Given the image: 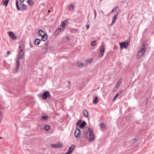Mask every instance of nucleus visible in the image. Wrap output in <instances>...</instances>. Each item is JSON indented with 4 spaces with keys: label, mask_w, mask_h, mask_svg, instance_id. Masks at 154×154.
Segmentation results:
<instances>
[{
    "label": "nucleus",
    "mask_w": 154,
    "mask_h": 154,
    "mask_svg": "<svg viewBox=\"0 0 154 154\" xmlns=\"http://www.w3.org/2000/svg\"><path fill=\"white\" fill-rule=\"evenodd\" d=\"M82 136L86 139L89 138V141L90 142L92 141L95 139V136L93 129L88 127L84 129Z\"/></svg>",
    "instance_id": "1"
},
{
    "label": "nucleus",
    "mask_w": 154,
    "mask_h": 154,
    "mask_svg": "<svg viewBox=\"0 0 154 154\" xmlns=\"http://www.w3.org/2000/svg\"><path fill=\"white\" fill-rule=\"evenodd\" d=\"M145 52V49L144 48H141L138 52L137 55V58L138 59L140 58L144 54Z\"/></svg>",
    "instance_id": "2"
},
{
    "label": "nucleus",
    "mask_w": 154,
    "mask_h": 154,
    "mask_svg": "<svg viewBox=\"0 0 154 154\" xmlns=\"http://www.w3.org/2000/svg\"><path fill=\"white\" fill-rule=\"evenodd\" d=\"M105 46L104 45H102L100 48V52L98 55V57H101L103 55L105 52Z\"/></svg>",
    "instance_id": "3"
},
{
    "label": "nucleus",
    "mask_w": 154,
    "mask_h": 154,
    "mask_svg": "<svg viewBox=\"0 0 154 154\" xmlns=\"http://www.w3.org/2000/svg\"><path fill=\"white\" fill-rule=\"evenodd\" d=\"M42 98L44 100H46L48 98L51 97V95L48 91H45L43 93L42 95Z\"/></svg>",
    "instance_id": "4"
},
{
    "label": "nucleus",
    "mask_w": 154,
    "mask_h": 154,
    "mask_svg": "<svg viewBox=\"0 0 154 154\" xmlns=\"http://www.w3.org/2000/svg\"><path fill=\"white\" fill-rule=\"evenodd\" d=\"M18 54L19 57H17L16 60L17 59V58H18L19 60L20 61V59H22L24 55V52L23 50L21 49L19 52Z\"/></svg>",
    "instance_id": "5"
},
{
    "label": "nucleus",
    "mask_w": 154,
    "mask_h": 154,
    "mask_svg": "<svg viewBox=\"0 0 154 154\" xmlns=\"http://www.w3.org/2000/svg\"><path fill=\"white\" fill-rule=\"evenodd\" d=\"M63 145V143L61 142H59L56 144H52L51 145V146L52 147L54 148H59L62 146Z\"/></svg>",
    "instance_id": "6"
},
{
    "label": "nucleus",
    "mask_w": 154,
    "mask_h": 154,
    "mask_svg": "<svg viewBox=\"0 0 154 154\" xmlns=\"http://www.w3.org/2000/svg\"><path fill=\"white\" fill-rule=\"evenodd\" d=\"M75 148V146L74 145H72L69 148L65 154H70L71 153Z\"/></svg>",
    "instance_id": "7"
},
{
    "label": "nucleus",
    "mask_w": 154,
    "mask_h": 154,
    "mask_svg": "<svg viewBox=\"0 0 154 154\" xmlns=\"http://www.w3.org/2000/svg\"><path fill=\"white\" fill-rule=\"evenodd\" d=\"M16 61L17 65L15 68L13 72L14 73H16L17 72L20 66V61L19 60L18 58L16 59Z\"/></svg>",
    "instance_id": "8"
},
{
    "label": "nucleus",
    "mask_w": 154,
    "mask_h": 154,
    "mask_svg": "<svg viewBox=\"0 0 154 154\" xmlns=\"http://www.w3.org/2000/svg\"><path fill=\"white\" fill-rule=\"evenodd\" d=\"M75 136L77 138H79L80 137V131L79 129H76L74 134Z\"/></svg>",
    "instance_id": "9"
},
{
    "label": "nucleus",
    "mask_w": 154,
    "mask_h": 154,
    "mask_svg": "<svg viewBox=\"0 0 154 154\" xmlns=\"http://www.w3.org/2000/svg\"><path fill=\"white\" fill-rule=\"evenodd\" d=\"M8 34L9 36L12 39L15 40L17 39L16 36L13 32L10 31L8 32Z\"/></svg>",
    "instance_id": "10"
},
{
    "label": "nucleus",
    "mask_w": 154,
    "mask_h": 154,
    "mask_svg": "<svg viewBox=\"0 0 154 154\" xmlns=\"http://www.w3.org/2000/svg\"><path fill=\"white\" fill-rule=\"evenodd\" d=\"M118 13L115 14L112 19V23H111V25H112L113 23H114L116 21L117 17H118Z\"/></svg>",
    "instance_id": "11"
},
{
    "label": "nucleus",
    "mask_w": 154,
    "mask_h": 154,
    "mask_svg": "<svg viewBox=\"0 0 154 154\" xmlns=\"http://www.w3.org/2000/svg\"><path fill=\"white\" fill-rule=\"evenodd\" d=\"M41 37H42V39L43 41H45L48 38L47 35L45 33H44Z\"/></svg>",
    "instance_id": "12"
},
{
    "label": "nucleus",
    "mask_w": 154,
    "mask_h": 154,
    "mask_svg": "<svg viewBox=\"0 0 154 154\" xmlns=\"http://www.w3.org/2000/svg\"><path fill=\"white\" fill-rule=\"evenodd\" d=\"M127 44L126 43H121L120 44V47L121 49L125 48H126L127 47Z\"/></svg>",
    "instance_id": "13"
},
{
    "label": "nucleus",
    "mask_w": 154,
    "mask_h": 154,
    "mask_svg": "<svg viewBox=\"0 0 154 154\" xmlns=\"http://www.w3.org/2000/svg\"><path fill=\"white\" fill-rule=\"evenodd\" d=\"M9 0H2V2L3 3V5H5L6 7L8 4Z\"/></svg>",
    "instance_id": "14"
},
{
    "label": "nucleus",
    "mask_w": 154,
    "mask_h": 154,
    "mask_svg": "<svg viewBox=\"0 0 154 154\" xmlns=\"http://www.w3.org/2000/svg\"><path fill=\"white\" fill-rule=\"evenodd\" d=\"M83 112L84 116L85 117H87L88 116V112L86 109H84L83 110Z\"/></svg>",
    "instance_id": "15"
},
{
    "label": "nucleus",
    "mask_w": 154,
    "mask_h": 154,
    "mask_svg": "<svg viewBox=\"0 0 154 154\" xmlns=\"http://www.w3.org/2000/svg\"><path fill=\"white\" fill-rule=\"evenodd\" d=\"M44 33H45L44 31L40 29L38 31V35L39 36L41 37L44 34Z\"/></svg>",
    "instance_id": "16"
},
{
    "label": "nucleus",
    "mask_w": 154,
    "mask_h": 154,
    "mask_svg": "<svg viewBox=\"0 0 154 154\" xmlns=\"http://www.w3.org/2000/svg\"><path fill=\"white\" fill-rule=\"evenodd\" d=\"M20 5L21 8L22 9H25L26 8L27 6L26 5L24 4L23 3H20Z\"/></svg>",
    "instance_id": "17"
},
{
    "label": "nucleus",
    "mask_w": 154,
    "mask_h": 154,
    "mask_svg": "<svg viewBox=\"0 0 154 154\" xmlns=\"http://www.w3.org/2000/svg\"><path fill=\"white\" fill-rule=\"evenodd\" d=\"M40 42V40L39 39H36L34 41V43L35 45H38Z\"/></svg>",
    "instance_id": "18"
},
{
    "label": "nucleus",
    "mask_w": 154,
    "mask_h": 154,
    "mask_svg": "<svg viewBox=\"0 0 154 154\" xmlns=\"http://www.w3.org/2000/svg\"><path fill=\"white\" fill-rule=\"evenodd\" d=\"M86 125V122L85 121H83L80 125V127L83 128Z\"/></svg>",
    "instance_id": "19"
},
{
    "label": "nucleus",
    "mask_w": 154,
    "mask_h": 154,
    "mask_svg": "<svg viewBox=\"0 0 154 154\" xmlns=\"http://www.w3.org/2000/svg\"><path fill=\"white\" fill-rule=\"evenodd\" d=\"M121 83L122 81L121 80H119L115 85V87L116 88H118Z\"/></svg>",
    "instance_id": "20"
},
{
    "label": "nucleus",
    "mask_w": 154,
    "mask_h": 154,
    "mask_svg": "<svg viewBox=\"0 0 154 154\" xmlns=\"http://www.w3.org/2000/svg\"><path fill=\"white\" fill-rule=\"evenodd\" d=\"M68 20H66L62 22L61 24V26L62 28H64L65 26V23L67 22Z\"/></svg>",
    "instance_id": "21"
},
{
    "label": "nucleus",
    "mask_w": 154,
    "mask_h": 154,
    "mask_svg": "<svg viewBox=\"0 0 154 154\" xmlns=\"http://www.w3.org/2000/svg\"><path fill=\"white\" fill-rule=\"evenodd\" d=\"M83 63L81 62H79L77 63L76 65L78 67H82L83 66Z\"/></svg>",
    "instance_id": "22"
},
{
    "label": "nucleus",
    "mask_w": 154,
    "mask_h": 154,
    "mask_svg": "<svg viewBox=\"0 0 154 154\" xmlns=\"http://www.w3.org/2000/svg\"><path fill=\"white\" fill-rule=\"evenodd\" d=\"M27 3L30 5H32L34 4V2L32 0H28L27 1Z\"/></svg>",
    "instance_id": "23"
},
{
    "label": "nucleus",
    "mask_w": 154,
    "mask_h": 154,
    "mask_svg": "<svg viewBox=\"0 0 154 154\" xmlns=\"http://www.w3.org/2000/svg\"><path fill=\"white\" fill-rule=\"evenodd\" d=\"M16 5L18 10H20V8L19 5L18 1L17 0H16Z\"/></svg>",
    "instance_id": "24"
},
{
    "label": "nucleus",
    "mask_w": 154,
    "mask_h": 154,
    "mask_svg": "<svg viewBox=\"0 0 154 154\" xmlns=\"http://www.w3.org/2000/svg\"><path fill=\"white\" fill-rule=\"evenodd\" d=\"M61 31H60V30H59V29H57L56 31L54 33V35H58L59 33H60Z\"/></svg>",
    "instance_id": "25"
},
{
    "label": "nucleus",
    "mask_w": 154,
    "mask_h": 154,
    "mask_svg": "<svg viewBox=\"0 0 154 154\" xmlns=\"http://www.w3.org/2000/svg\"><path fill=\"white\" fill-rule=\"evenodd\" d=\"M48 116H42V118L41 119V120L42 119L44 120H46L48 119Z\"/></svg>",
    "instance_id": "26"
},
{
    "label": "nucleus",
    "mask_w": 154,
    "mask_h": 154,
    "mask_svg": "<svg viewBox=\"0 0 154 154\" xmlns=\"http://www.w3.org/2000/svg\"><path fill=\"white\" fill-rule=\"evenodd\" d=\"M94 103V104L97 103L98 102V98L97 97H95V100L93 101Z\"/></svg>",
    "instance_id": "27"
},
{
    "label": "nucleus",
    "mask_w": 154,
    "mask_h": 154,
    "mask_svg": "<svg viewBox=\"0 0 154 154\" xmlns=\"http://www.w3.org/2000/svg\"><path fill=\"white\" fill-rule=\"evenodd\" d=\"M100 128L103 129H105L106 128V125L104 124L103 123H101L100 124Z\"/></svg>",
    "instance_id": "28"
},
{
    "label": "nucleus",
    "mask_w": 154,
    "mask_h": 154,
    "mask_svg": "<svg viewBox=\"0 0 154 154\" xmlns=\"http://www.w3.org/2000/svg\"><path fill=\"white\" fill-rule=\"evenodd\" d=\"M50 128V126L48 125H46L45 127V129L47 131H48Z\"/></svg>",
    "instance_id": "29"
},
{
    "label": "nucleus",
    "mask_w": 154,
    "mask_h": 154,
    "mask_svg": "<svg viewBox=\"0 0 154 154\" xmlns=\"http://www.w3.org/2000/svg\"><path fill=\"white\" fill-rule=\"evenodd\" d=\"M69 7L70 10H72L74 8V6L72 4L69 5Z\"/></svg>",
    "instance_id": "30"
},
{
    "label": "nucleus",
    "mask_w": 154,
    "mask_h": 154,
    "mask_svg": "<svg viewBox=\"0 0 154 154\" xmlns=\"http://www.w3.org/2000/svg\"><path fill=\"white\" fill-rule=\"evenodd\" d=\"M93 61V59H90L87 60L86 62L88 63H91Z\"/></svg>",
    "instance_id": "31"
},
{
    "label": "nucleus",
    "mask_w": 154,
    "mask_h": 154,
    "mask_svg": "<svg viewBox=\"0 0 154 154\" xmlns=\"http://www.w3.org/2000/svg\"><path fill=\"white\" fill-rule=\"evenodd\" d=\"M96 44V41H93L91 44V45L93 46H94Z\"/></svg>",
    "instance_id": "32"
},
{
    "label": "nucleus",
    "mask_w": 154,
    "mask_h": 154,
    "mask_svg": "<svg viewBox=\"0 0 154 154\" xmlns=\"http://www.w3.org/2000/svg\"><path fill=\"white\" fill-rule=\"evenodd\" d=\"M94 19H95L96 18V16H97V12H96V11L95 9H94Z\"/></svg>",
    "instance_id": "33"
},
{
    "label": "nucleus",
    "mask_w": 154,
    "mask_h": 154,
    "mask_svg": "<svg viewBox=\"0 0 154 154\" xmlns=\"http://www.w3.org/2000/svg\"><path fill=\"white\" fill-rule=\"evenodd\" d=\"M64 29V28H62V27H61L60 26V27H59L57 29H59V30H60V31H62L63 29Z\"/></svg>",
    "instance_id": "34"
},
{
    "label": "nucleus",
    "mask_w": 154,
    "mask_h": 154,
    "mask_svg": "<svg viewBox=\"0 0 154 154\" xmlns=\"http://www.w3.org/2000/svg\"><path fill=\"white\" fill-rule=\"evenodd\" d=\"M119 95V94H117L114 97H113V100H116V98L118 97V96Z\"/></svg>",
    "instance_id": "35"
},
{
    "label": "nucleus",
    "mask_w": 154,
    "mask_h": 154,
    "mask_svg": "<svg viewBox=\"0 0 154 154\" xmlns=\"http://www.w3.org/2000/svg\"><path fill=\"white\" fill-rule=\"evenodd\" d=\"M49 48L51 50H54V47L53 46L49 47Z\"/></svg>",
    "instance_id": "36"
},
{
    "label": "nucleus",
    "mask_w": 154,
    "mask_h": 154,
    "mask_svg": "<svg viewBox=\"0 0 154 154\" xmlns=\"http://www.w3.org/2000/svg\"><path fill=\"white\" fill-rule=\"evenodd\" d=\"M7 54L8 55H9L11 54V52L9 51H7Z\"/></svg>",
    "instance_id": "37"
},
{
    "label": "nucleus",
    "mask_w": 154,
    "mask_h": 154,
    "mask_svg": "<svg viewBox=\"0 0 154 154\" xmlns=\"http://www.w3.org/2000/svg\"><path fill=\"white\" fill-rule=\"evenodd\" d=\"M80 121H81L79 120V121L77 122V123H76V125H77V126H78V125H79V123H80Z\"/></svg>",
    "instance_id": "38"
},
{
    "label": "nucleus",
    "mask_w": 154,
    "mask_h": 154,
    "mask_svg": "<svg viewBox=\"0 0 154 154\" xmlns=\"http://www.w3.org/2000/svg\"><path fill=\"white\" fill-rule=\"evenodd\" d=\"M86 26V28H87V29H88L89 28V25H87Z\"/></svg>",
    "instance_id": "39"
},
{
    "label": "nucleus",
    "mask_w": 154,
    "mask_h": 154,
    "mask_svg": "<svg viewBox=\"0 0 154 154\" xmlns=\"http://www.w3.org/2000/svg\"><path fill=\"white\" fill-rule=\"evenodd\" d=\"M30 47L31 48H32L33 47L32 45L30 43Z\"/></svg>",
    "instance_id": "40"
},
{
    "label": "nucleus",
    "mask_w": 154,
    "mask_h": 154,
    "mask_svg": "<svg viewBox=\"0 0 154 154\" xmlns=\"http://www.w3.org/2000/svg\"><path fill=\"white\" fill-rule=\"evenodd\" d=\"M43 49L44 50V48H43ZM44 49L45 50V51L44 52L45 53H46L47 52V48H45V49Z\"/></svg>",
    "instance_id": "41"
},
{
    "label": "nucleus",
    "mask_w": 154,
    "mask_h": 154,
    "mask_svg": "<svg viewBox=\"0 0 154 154\" xmlns=\"http://www.w3.org/2000/svg\"><path fill=\"white\" fill-rule=\"evenodd\" d=\"M20 1L21 2V3H23L24 1V0H20Z\"/></svg>",
    "instance_id": "42"
},
{
    "label": "nucleus",
    "mask_w": 154,
    "mask_h": 154,
    "mask_svg": "<svg viewBox=\"0 0 154 154\" xmlns=\"http://www.w3.org/2000/svg\"><path fill=\"white\" fill-rule=\"evenodd\" d=\"M136 141H137V140L136 139H135L134 140V142H136Z\"/></svg>",
    "instance_id": "43"
},
{
    "label": "nucleus",
    "mask_w": 154,
    "mask_h": 154,
    "mask_svg": "<svg viewBox=\"0 0 154 154\" xmlns=\"http://www.w3.org/2000/svg\"><path fill=\"white\" fill-rule=\"evenodd\" d=\"M114 9H113L111 11V13L113 12L114 11Z\"/></svg>",
    "instance_id": "44"
},
{
    "label": "nucleus",
    "mask_w": 154,
    "mask_h": 154,
    "mask_svg": "<svg viewBox=\"0 0 154 154\" xmlns=\"http://www.w3.org/2000/svg\"><path fill=\"white\" fill-rule=\"evenodd\" d=\"M66 39H67V40H69V38L68 37H66Z\"/></svg>",
    "instance_id": "45"
},
{
    "label": "nucleus",
    "mask_w": 154,
    "mask_h": 154,
    "mask_svg": "<svg viewBox=\"0 0 154 154\" xmlns=\"http://www.w3.org/2000/svg\"><path fill=\"white\" fill-rule=\"evenodd\" d=\"M21 48V45H20V47H19V48Z\"/></svg>",
    "instance_id": "46"
},
{
    "label": "nucleus",
    "mask_w": 154,
    "mask_h": 154,
    "mask_svg": "<svg viewBox=\"0 0 154 154\" xmlns=\"http://www.w3.org/2000/svg\"><path fill=\"white\" fill-rule=\"evenodd\" d=\"M68 83H69V84H70V82L69 81H68Z\"/></svg>",
    "instance_id": "47"
},
{
    "label": "nucleus",
    "mask_w": 154,
    "mask_h": 154,
    "mask_svg": "<svg viewBox=\"0 0 154 154\" xmlns=\"http://www.w3.org/2000/svg\"><path fill=\"white\" fill-rule=\"evenodd\" d=\"M48 12H49V13H50V11L49 10L48 11Z\"/></svg>",
    "instance_id": "48"
},
{
    "label": "nucleus",
    "mask_w": 154,
    "mask_h": 154,
    "mask_svg": "<svg viewBox=\"0 0 154 154\" xmlns=\"http://www.w3.org/2000/svg\"><path fill=\"white\" fill-rule=\"evenodd\" d=\"M1 139V138L0 137V139Z\"/></svg>",
    "instance_id": "49"
}]
</instances>
